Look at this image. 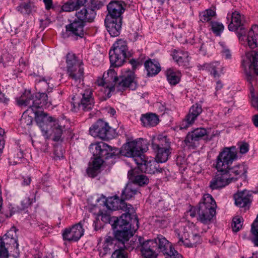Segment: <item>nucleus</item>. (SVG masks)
<instances>
[{
    "label": "nucleus",
    "instance_id": "1",
    "mask_svg": "<svg viewBox=\"0 0 258 258\" xmlns=\"http://www.w3.org/2000/svg\"><path fill=\"white\" fill-rule=\"evenodd\" d=\"M237 158L235 147L224 148L216 159L217 172L210 181L209 187L212 190L222 188L238 178L244 176L247 168L243 164L231 167L233 161Z\"/></svg>",
    "mask_w": 258,
    "mask_h": 258
},
{
    "label": "nucleus",
    "instance_id": "2",
    "mask_svg": "<svg viewBox=\"0 0 258 258\" xmlns=\"http://www.w3.org/2000/svg\"><path fill=\"white\" fill-rule=\"evenodd\" d=\"M103 202L107 208L111 210L120 209L125 212V213L117 218L113 217L114 223L112 224L113 228L115 230V237L118 241L124 242L128 241L130 237L133 236L131 231V226L129 221L133 217H135L134 220L139 221L138 218L134 214L135 211L130 204H127L121 198L119 200L117 197H110L106 199L103 198Z\"/></svg>",
    "mask_w": 258,
    "mask_h": 258
},
{
    "label": "nucleus",
    "instance_id": "3",
    "mask_svg": "<svg viewBox=\"0 0 258 258\" xmlns=\"http://www.w3.org/2000/svg\"><path fill=\"white\" fill-rule=\"evenodd\" d=\"M142 139L128 142L122 148L121 153L122 155L132 157L142 171L149 174L162 173L165 170L159 168L158 162L156 161H147L145 159L144 152L146 148Z\"/></svg>",
    "mask_w": 258,
    "mask_h": 258
},
{
    "label": "nucleus",
    "instance_id": "4",
    "mask_svg": "<svg viewBox=\"0 0 258 258\" xmlns=\"http://www.w3.org/2000/svg\"><path fill=\"white\" fill-rule=\"evenodd\" d=\"M34 115L35 120L41 130L43 135L48 138V135H53V140L58 141L60 140L64 126L62 125L58 120L54 119L51 116L41 111H31Z\"/></svg>",
    "mask_w": 258,
    "mask_h": 258
},
{
    "label": "nucleus",
    "instance_id": "5",
    "mask_svg": "<svg viewBox=\"0 0 258 258\" xmlns=\"http://www.w3.org/2000/svg\"><path fill=\"white\" fill-rule=\"evenodd\" d=\"M89 150L93 154L94 160L90 164L87 169L88 175L92 177L96 176L99 172L100 168L103 163V157L108 159L111 157L114 152H111L113 149L104 142L96 143L90 145Z\"/></svg>",
    "mask_w": 258,
    "mask_h": 258
},
{
    "label": "nucleus",
    "instance_id": "6",
    "mask_svg": "<svg viewBox=\"0 0 258 258\" xmlns=\"http://www.w3.org/2000/svg\"><path fill=\"white\" fill-rule=\"evenodd\" d=\"M241 67L250 84L256 81L258 76V49H247L241 56Z\"/></svg>",
    "mask_w": 258,
    "mask_h": 258
},
{
    "label": "nucleus",
    "instance_id": "7",
    "mask_svg": "<svg viewBox=\"0 0 258 258\" xmlns=\"http://www.w3.org/2000/svg\"><path fill=\"white\" fill-rule=\"evenodd\" d=\"M21 106H28L27 111H34L39 108L48 107L52 104L51 100H48L47 94L45 93H37L34 96L28 92L27 96H21L18 100Z\"/></svg>",
    "mask_w": 258,
    "mask_h": 258
},
{
    "label": "nucleus",
    "instance_id": "8",
    "mask_svg": "<svg viewBox=\"0 0 258 258\" xmlns=\"http://www.w3.org/2000/svg\"><path fill=\"white\" fill-rule=\"evenodd\" d=\"M216 204L210 194H205L199 204V220L204 224L210 222L216 214Z\"/></svg>",
    "mask_w": 258,
    "mask_h": 258
},
{
    "label": "nucleus",
    "instance_id": "9",
    "mask_svg": "<svg viewBox=\"0 0 258 258\" xmlns=\"http://www.w3.org/2000/svg\"><path fill=\"white\" fill-rule=\"evenodd\" d=\"M153 150L156 153V160L158 162H166L171 154L170 142L165 136H159L152 143Z\"/></svg>",
    "mask_w": 258,
    "mask_h": 258
},
{
    "label": "nucleus",
    "instance_id": "10",
    "mask_svg": "<svg viewBox=\"0 0 258 258\" xmlns=\"http://www.w3.org/2000/svg\"><path fill=\"white\" fill-rule=\"evenodd\" d=\"M92 95L91 90L88 89L81 93L79 96H74L71 102L73 106L72 110L76 112L79 110L85 111L91 110L94 106V100Z\"/></svg>",
    "mask_w": 258,
    "mask_h": 258
},
{
    "label": "nucleus",
    "instance_id": "11",
    "mask_svg": "<svg viewBox=\"0 0 258 258\" xmlns=\"http://www.w3.org/2000/svg\"><path fill=\"white\" fill-rule=\"evenodd\" d=\"M175 232L178 239L177 244L179 245H183L185 247H192L200 241V235L197 233L190 235L186 227H181L176 229Z\"/></svg>",
    "mask_w": 258,
    "mask_h": 258
},
{
    "label": "nucleus",
    "instance_id": "12",
    "mask_svg": "<svg viewBox=\"0 0 258 258\" xmlns=\"http://www.w3.org/2000/svg\"><path fill=\"white\" fill-rule=\"evenodd\" d=\"M137 83L135 79V73L130 70L124 71L122 75L118 78L116 85V90L122 91L126 88L134 90L137 88Z\"/></svg>",
    "mask_w": 258,
    "mask_h": 258
},
{
    "label": "nucleus",
    "instance_id": "13",
    "mask_svg": "<svg viewBox=\"0 0 258 258\" xmlns=\"http://www.w3.org/2000/svg\"><path fill=\"white\" fill-rule=\"evenodd\" d=\"M118 78L115 71L110 68L106 72L104 73L103 78L98 79L96 82L98 86H103L108 89V93L116 90V85Z\"/></svg>",
    "mask_w": 258,
    "mask_h": 258
},
{
    "label": "nucleus",
    "instance_id": "14",
    "mask_svg": "<svg viewBox=\"0 0 258 258\" xmlns=\"http://www.w3.org/2000/svg\"><path fill=\"white\" fill-rule=\"evenodd\" d=\"M111 129L107 122L99 119L90 127L89 132L95 138L107 140L111 138Z\"/></svg>",
    "mask_w": 258,
    "mask_h": 258
},
{
    "label": "nucleus",
    "instance_id": "15",
    "mask_svg": "<svg viewBox=\"0 0 258 258\" xmlns=\"http://www.w3.org/2000/svg\"><path fill=\"white\" fill-rule=\"evenodd\" d=\"M94 2L95 0H91V6L87 2L83 6L79 8L76 13L77 19L84 23L92 22L95 16L94 9L96 6Z\"/></svg>",
    "mask_w": 258,
    "mask_h": 258
},
{
    "label": "nucleus",
    "instance_id": "16",
    "mask_svg": "<svg viewBox=\"0 0 258 258\" xmlns=\"http://www.w3.org/2000/svg\"><path fill=\"white\" fill-rule=\"evenodd\" d=\"M109 55L111 65L120 67L132 56V53L128 49H110Z\"/></svg>",
    "mask_w": 258,
    "mask_h": 258
},
{
    "label": "nucleus",
    "instance_id": "17",
    "mask_svg": "<svg viewBox=\"0 0 258 258\" xmlns=\"http://www.w3.org/2000/svg\"><path fill=\"white\" fill-rule=\"evenodd\" d=\"M84 233V230L83 228L82 223L80 222L71 227L64 229L62 235L64 240L77 241L83 235Z\"/></svg>",
    "mask_w": 258,
    "mask_h": 258
},
{
    "label": "nucleus",
    "instance_id": "18",
    "mask_svg": "<svg viewBox=\"0 0 258 258\" xmlns=\"http://www.w3.org/2000/svg\"><path fill=\"white\" fill-rule=\"evenodd\" d=\"M138 241L141 246V253L146 258H156L158 255L156 242L153 239L144 241L141 236L138 237Z\"/></svg>",
    "mask_w": 258,
    "mask_h": 258
},
{
    "label": "nucleus",
    "instance_id": "19",
    "mask_svg": "<svg viewBox=\"0 0 258 258\" xmlns=\"http://www.w3.org/2000/svg\"><path fill=\"white\" fill-rule=\"evenodd\" d=\"M239 40L244 46H249L251 48L258 47V25H253L249 30L247 36H239Z\"/></svg>",
    "mask_w": 258,
    "mask_h": 258
},
{
    "label": "nucleus",
    "instance_id": "20",
    "mask_svg": "<svg viewBox=\"0 0 258 258\" xmlns=\"http://www.w3.org/2000/svg\"><path fill=\"white\" fill-rule=\"evenodd\" d=\"M207 130L204 128H197L189 132L184 141L185 144L189 147L195 148L198 144V141L207 135Z\"/></svg>",
    "mask_w": 258,
    "mask_h": 258
},
{
    "label": "nucleus",
    "instance_id": "21",
    "mask_svg": "<svg viewBox=\"0 0 258 258\" xmlns=\"http://www.w3.org/2000/svg\"><path fill=\"white\" fill-rule=\"evenodd\" d=\"M105 23L107 29L111 36L114 37L119 35L121 27V18H111L106 16Z\"/></svg>",
    "mask_w": 258,
    "mask_h": 258
},
{
    "label": "nucleus",
    "instance_id": "22",
    "mask_svg": "<svg viewBox=\"0 0 258 258\" xmlns=\"http://www.w3.org/2000/svg\"><path fill=\"white\" fill-rule=\"evenodd\" d=\"M251 198L252 192L246 190L238 191L234 195L235 205L240 208L249 207Z\"/></svg>",
    "mask_w": 258,
    "mask_h": 258
},
{
    "label": "nucleus",
    "instance_id": "23",
    "mask_svg": "<svg viewBox=\"0 0 258 258\" xmlns=\"http://www.w3.org/2000/svg\"><path fill=\"white\" fill-rule=\"evenodd\" d=\"M125 4L121 1L111 2L107 6L108 15L111 18H121V14L124 11Z\"/></svg>",
    "mask_w": 258,
    "mask_h": 258
},
{
    "label": "nucleus",
    "instance_id": "24",
    "mask_svg": "<svg viewBox=\"0 0 258 258\" xmlns=\"http://www.w3.org/2000/svg\"><path fill=\"white\" fill-rule=\"evenodd\" d=\"M138 171V168H134L128 171L127 176L129 179L132 181L131 183H135L136 187H138V185H147L149 183V179L146 175L139 174Z\"/></svg>",
    "mask_w": 258,
    "mask_h": 258
},
{
    "label": "nucleus",
    "instance_id": "25",
    "mask_svg": "<svg viewBox=\"0 0 258 258\" xmlns=\"http://www.w3.org/2000/svg\"><path fill=\"white\" fill-rule=\"evenodd\" d=\"M114 241V238L110 236H106L103 240H99L97 248L100 257H103L110 252L113 247Z\"/></svg>",
    "mask_w": 258,
    "mask_h": 258
},
{
    "label": "nucleus",
    "instance_id": "26",
    "mask_svg": "<svg viewBox=\"0 0 258 258\" xmlns=\"http://www.w3.org/2000/svg\"><path fill=\"white\" fill-rule=\"evenodd\" d=\"M18 239L13 238L3 237L0 238V258H8V248L5 247V244L13 246L16 248H18L19 244Z\"/></svg>",
    "mask_w": 258,
    "mask_h": 258
},
{
    "label": "nucleus",
    "instance_id": "27",
    "mask_svg": "<svg viewBox=\"0 0 258 258\" xmlns=\"http://www.w3.org/2000/svg\"><path fill=\"white\" fill-rule=\"evenodd\" d=\"M84 24L81 21L76 19L66 26V30L75 36L82 37L84 34Z\"/></svg>",
    "mask_w": 258,
    "mask_h": 258
},
{
    "label": "nucleus",
    "instance_id": "28",
    "mask_svg": "<svg viewBox=\"0 0 258 258\" xmlns=\"http://www.w3.org/2000/svg\"><path fill=\"white\" fill-rule=\"evenodd\" d=\"M156 242L157 252H162L164 254L173 249L172 244L163 236H158L153 239Z\"/></svg>",
    "mask_w": 258,
    "mask_h": 258
},
{
    "label": "nucleus",
    "instance_id": "29",
    "mask_svg": "<svg viewBox=\"0 0 258 258\" xmlns=\"http://www.w3.org/2000/svg\"><path fill=\"white\" fill-rule=\"evenodd\" d=\"M173 58L179 66L186 67L188 65L189 59L187 53L182 49H175Z\"/></svg>",
    "mask_w": 258,
    "mask_h": 258
},
{
    "label": "nucleus",
    "instance_id": "30",
    "mask_svg": "<svg viewBox=\"0 0 258 258\" xmlns=\"http://www.w3.org/2000/svg\"><path fill=\"white\" fill-rule=\"evenodd\" d=\"M144 126L151 127L156 125L159 122L158 116L153 113L142 114L140 119Z\"/></svg>",
    "mask_w": 258,
    "mask_h": 258
},
{
    "label": "nucleus",
    "instance_id": "31",
    "mask_svg": "<svg viewBox=\"0 0 258 258\" xmlns=\"http://www.w3.org/2000/svg\"><path fill=\"white\" fill-rule=\"evenodd\" d=\"M88 0H69L64 3L61 9L65 12H71L74 10L77 11L79 8L86 4Z\"/></svg>",
    "mask_w": 258,
    "mask_h": 258
},
{
    "label": "nucleus",
    "instance_id": "32",
    "mask_svg": "<svg viewBox=\"0 0 258 258\" xmlns=\"http://www.w3.org/2000/svg\"><path fill=\"white\" fill-rule=\"evenodd\" d=\"M138 192V187H136V185L135 183L130 182L126 184L124 189L122 190L121 198L124 201V200L131 199Z\"/></svg>",
    "mask_w": 258,
    "mask_h": 258
},
{
    "label": "nucleus",
    "instance_id": "33",
    "mask_svg": "<svg viewBox=\"0 0 258 258\" xmlns=\"http://www.w3.org/2000/svg\"><path fill=\"white\" fill-rule=\"evenodd\" d=\"M68 74L69 77L75 82H79L83 78L84 69L81 65L69 69L68 70Z\"/></svg>",
    "mask_w": 258,
    "mask_h": 258
},
{
    "label": "nucleus",
    "instance_id": "34",
    "mask_svg": "<svg viewBox=\"0 0 258 258\" xmlns=\"http://www.w3.org/2000/svg\"><path fill=\"white\" fill-rule=\"evenodd\" d=\"M198 68L199 70H206L209 71L215 77L219 76V70L221 69L219 63L218 62L213 63H204V64H198Z\"/></svg>",
    "mask_w": 258,
    "mask_h": 258
},
{
    "label": "nucleus",
    "instance_id": "35",
    "mask_svg": "<svg viewBox=\"0 0 258 258\" xmlns=\"http://www.w3.org/2000/svg\"><path fill=\"white\" fill-rule=\"evenodd\" d=\"M242 16L238 12H233L231 15V22L228 25L229 30L235 31L241 25L242 22Z\"/></svg>",
    "mask_w": 258,
    "mask_h": 258
},
{
    "label": "nucleus",
    "instance_id": "36",
    "mask_svg": "<svg viewBox=\"0 0 258 258\" xmlns=\"http://www.w3.org/2000/svg\"><path fill=\"white\" fill-rule=\"evenodd\" d=\"M166 75L168 82L171 85H175L180 81L181 77L180 72L175 71L173 68L167 69Z\"/></svg>",
    "mask_w": 258,
    "mask_h": 258
},
{
    "label": "nucleus",
    "instance_id": "37",
    "mask_svg": "<svg viewBox=\"0 0 258 258\" xmlns=\"http://www.w3.org/2000/svg\"><path fill=\"white\" fill-rule=\"evenodd\" d=\"M148 76H153L159 73L161 70L159 63H154L151 60H147L144 64Z\"/></svg>",
    "mask_w": 258,
    "mask_h": 258
},
{
    "label": "nucleus",
    "instance_id": "38",
    "mask_svg": "<svg viewBox=\"0 0 258 258\" xmlns=\"http://www.w3.org/2000/svg\"><path fill=\"white\" fill-rule=\"evenodd\" d=\"M17 10L23 14H29L35 11V7L32 1L28 0L22 2L17 7Z\"/></svg>",
    "mask_w": 258,
    "mask_h": 258
},
{
    "label": "nucleus",
    "instance_id": "39",
    "mask_svg": "<svg viewBox=\"0 0 258 258\" xmlns=\"http://www.w3.org/2000/svg\"><path fill=\"white\" fill-rule=\"evenodd\" d=\"M202 108L200 104H195L190 108L188 114L186 115L187 120L195 122L197 117L202 113Z\"/></svg>",
    "mask_w": 258,
    "mask_h": 258
},
{
    "label": "nucleus",
    "instance_id": "40",
    "mask_svg": "<svg viewBox=\"0 0 258 258\" xmlns=\"http://www.w3.org/2000/svg\"><path fill=\"white\" fill-rule=\"evenodd\" d=\"M66 62L68 70L73 67L81 65V62L77 59L74 53H68L66 56Z\"/></svg>",
    "mask_w": 258,
    "mask_h": 258
},
{
    "label": "nucleus",
    "instance_id": "41",
    "mask_svg": "<svg viewBox=\"0 0 258 258\" xmlns=\"http://www.w3.org/2000/svg\"><path fill=\"white\" fill-rule=\"evenodd\" d=\"M216 12L214 9H207L200 14V20L203 22H208L214 18Z\"/></svg>",
    "mask_w": 258,
    "mask_h": 258
},
{
    "label": "nucleus",
    "instance_id": "42",
    "mask_svg": "<svg viewBox=\"0 0 258 258\" xmlns=\"http://www.w3.org/2000/svg\"><path fill=\"white\" fill-rule=\"evenodd\" d=\"M27 110L22 115L20 119V124L22 127L26 128L32 124L33 122L32 117L27 114Z\"/></svg>",
    "mask_w": 258,
    "mask_h": 258
},
{
    "label": "nucleus",
    "instance_id": "43",
    "mask_svg": "<svg viewBox=\"0 0 258 258\" xmlns=\"http://www.w3.org/2000/svg\"><path fill=\"white\" fill-rule=\"evenodd\" d=\"M251 232L254 236L252 241L253 242L255 246H258V215L251 225Z\"/></svg>",
    "mask_w": 258,
    "mask_h": 258
},
{
    "label": "nucleus",
    "instance_id": "44",
    "mask_svg": "<svg viewBox=\"0 0 258 258\" xmlns=\"http://www.w3.org/2000/svg\"><path fill=\"white\" fill-rule=\"evenodd\" d=\"M211 29L216 35H219L224 30L223 25L219 22L214 21L211 23Z\"/></svg>",
    "mask_w": 258,
    "mask_h": 258
},
{
    "label": "nucleus",
    "instance_id": "45",
    "mask_svg": "<svg viewBox=\"0 0 258 258\" xmlns=\"http://www.w3.org/2000/svg\"><path fill=\"white\" fill-rule=\"evenodd\" d=\"M242 219L241 218H233L231 226L234 232L238 231L242 227Z\"/></svg>",
    "mask_w": 258,
    "mask_h": 258
},
{
    "label": "nucleus",
    "instance_id": "46",
    "mask_svg": "<svg viewBox=\"0 0 258 258\" xmlns=\"http://www.w3.org/2000/svg\"><path fill=\"white\" fill-rule=\"evenodd\" d=\"M251 87L250 88V92L251 94V105L254 108H256L258 110V95L255 96L254 93V88L252 86V83L250 84Z\"/></svg>",
    "mask_w": 258,
    "mask_h": 258
},
{
    "label": "nucleus",
    "instance_id": "47",
    "mask_svg": "<svg viewBox=\"0 0 258 258\" xmlns=\"http://www.w3.org/2000/svg\"><path fill=\"white\" fill-rule=\"evenodd\" d=\"M101 220L102 221L105 223H110L111 221L114 220L113 217L111 219L110 216L107 213H103L102 212L99 213L96 217V220Z\"/></svg>",
    "mask_w": 258,
    "mask_h": 258
},
{
    "label": "nucleus",
    "instance_id": "48",
    "mask_svg": "<svg viewBox=\"0 0 258 258\" xmlns=\"http://www.w3.org/2000/svg\"><path fill=\"white\" fill-rule=\"evenodd\" d=\"M111 258H127V254L124 250L118 249L113 252Z\"/></svg>",
    "mask_w": 258,
    "mask_h": 258
},
{
    "label": "nucleus",
    "instance_id": "49",
    "mask_svg": "<svg viewBox=\"0 0 258 258\" xmlns=\"http://www.w3.org/2000/svg\"><path fill=\"white\" fill-rule=\"evenodd\" d=\"M127 46L126 41L122 39H120L117 40L113 43L112 48H123Z\"/></svg>",
    "mask_w": 258,
    "mask_h": 258
},
{
    "label": "nucleus",
    "instance_id": "50",
    "mask_svg": "<svg viewBox=\"0 0 258 258\" xmlns=\"http://www.w3.org/2000/svg\"><path fill=\"white\" fill-rule=\"evenodd\" d=\"M165 258H183L182 255L175 250L174 248L169 250L167 253L164 254Z\"/></svg>",
    "mask_w": 258,
    "mask_h": 258
},
{
    "label": "nucleus",
    "instance_id": "51",
    "mask_svg": "<svg viewBox=\"0 0 258 258\" xmlns=\"http://www.w3.org/2000/svg\"><path fill=\"white\" fill-rule=\"evenodd\" d=\"M16 231V227H13L4 235L3 237L13 238V239H18Z\"/></svg>",
    "mask_w": 258,
    "mask_h": 258
},
{
    "label": "nucleus",
    "instance_id": "52",
    "mask_svg": "<svg viewBox=\"0 0 258 258\" xmlns=\"http://www.w3.org/2000/svg\"><path fill=\"white\" fill-rule=\"evenodd\" d=\"M32 201L28 197H25L21 201V210H24L25 208H28L32 203Z\"/></svg>",
    "mask_w": 258,
    "mask_h": 258
},
{
    "label": "nucleus",
    "instance_id": "53",
    "mask_svg": "<svg viewBox=\"0 0 258 258\" xmlns=\"http://www.w3.org/2000/svg\"><path fill=\"white\" fill-rule=\"evenodd\" d=\"M194 122V121H189L187 120V117L186 116L185 118L183 120L182 123L179 126L180 130H186L187 129L190 125H191Z\"/></svg>",
    "mask_w": 258,
    "mask_h": 258
},
{
    "label": "nucleus",
    "instance_id": "54",
    "mask_svg": "<svg viewBox=\"0 0 258 258\" xmlns=\"http://www.w3.org/2000/svg\"><path fill=\"white\" fill-rule=\"evenodd\" d=\"M4 130L0 127V153H1L4 148L5 140L4 135L5 134Z\"/></svg>",
    "mask_w": 258,
    "mask_h": 258
},
{
    "label": "nucleus",
    "instance_id": "55",
    "mask_svg": "<svg viewBox=\"0 0 258 258\" xmlns=\"http://www.w3.org/2000/svg\"><path fill=\"white\" fill-rule=\"evenodd\" d=\"M239 152L241 154H245L248 152L249 145L246 143H240L239 145Z\"/></svg>",
    "mask_w": 258,
    "mask_h": 258
},
{
    "label": "nucleus",
    "instance_id": "56",
    "mask_svg": "<svg viewBox=\"0 0 258 258\" xmlns=\"http://www.w3.org/2000/svg\"><path fill=\"white\" fill-rule=\"evenodd\" d=\"M222 55L225 59H230L231 58V54L229 49H223L221 51Z\"/></svg>",
    "mask_w": 258,
    "mask_h": 258
},
{
    "label": "nucleus",
    "instance_id": "57",
    "mask_svg": "<svg viewBox=\"0 0 258 258\" xmlns=\"http://www.w3.org/2000/svg\"><path fill=\"white\" fill-rule=\"evenodd\" d=\"M130 63L132 65L133 69H137L142 63L138 60L132 59L130 60Z\"/></svg>",
    "mask_w": 258,
    "mask_h": 258
},
{
    "label": "nucleus",
    "instance_id": "58",
    "mask_svg": "<svg viewBox=\"0 0 258 258\" xmlns=\"http://www.w3.org/2000/svg\"><path fill=\"white\" fill-rule=\"evenodd\" d=\"M31 181V177H28V176L26 177H23L22 184L23 185H28L30 184Z\"/></svg>",
    "mask_w": 258,
    "mask_h": 258
},
{
    "label": "nucleus",
    "instance_id": "59",
    "mask_svg": "<svg viewBox=\"0 0 258 258\" xmlns=\"http://www.w3.org/2000/svg\"><path fill=\"white\" fill-rule=\"evenodd\" d=\"M46 8L48 10L52 7V0H44Z\"/></svg>",
    "mask_w": 258,
    "mask_h": 258
},
{
    "label": "nucleus",
    "instance_id": "60",
    "mask_svg": "<svg viewBox=\"0 0 258 258\" xmlns=\"http://www.w3.org/2000/svg\"><path fill=\"white\" fill-rule=\"evenodd\" d=\"M48 84L49 83H48L46 80L43 79L42 80L39 81V82L38 84V86H43L44 87H47L48 86Z\"/></svg>",
    "mask_w": 258,
    "mask_h": 258
},
{
    "label": "nucleus",
    "instance_id": "61",
    "mask_svg": "<svg viewBox=\"0 0 258 258\" xmlns=\"http://www.w3.org/2000/svg\"><path fill=\"white\" fill-rule=\"evenodd\" d=\"M252 121L256 127H258V114L254 115L252 118Z\"/></svg>",
    "mask_w": 258,
    "mask_h": 258
},
{
    "label": "nucleus",
    "instance_id": "62",
    "mask_svg": "<svg viewBox=\"0 0 258 258\" xmlns=\"http://www.w3.org/2000/svg\"><path fill=\"white\" fill-rule=\"evenodd\" d=\"M108 112L113 116L115 114L116 111L114 108H110L108 109Z\"/></svg>",
    "mask_w": 258,
    "mask_h": 258
},
{
    "label": "nucleus",
    "instance_id": "63",
    "mask_svg": "<svg viewBox=\"0 0 258 258\" xmlns=\"http://www.w3.org/2000/svg\"><path fill=\"white\" fill-rule=\"evenodd\" d=\"M222 84H221L220 82H217V86H216V89L217 90H219V89H221V88H222Z\"/></svg>",
    "mask_w": 258,
    "mask_h": 258
},
{
    "label": "nucleus",
    "instance_id": "64",
    "mask_svg": "<svg viewBox=\"0 0 258 258\" xmlns=\"http://www.w3.org/2000/svg\"><path fill=\"white\" fill-rule=\"evenodd\" d=\"M43 258H52V255L51 254H48L44 256Z\"/></svg>",
    "mask_w": 258,
    "mask_h": 258
}]
</instances>
